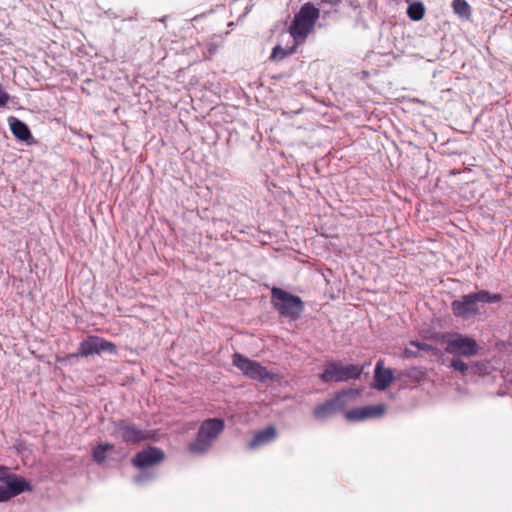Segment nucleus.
I'll return each instance as SVG.
<instances>
[{
	"instance_id": "9b49d317",
	"label": "nucleus",
	"mask_w": 512,
	"mask_h": 512,
	"mask_svg": "<svg viewBox=\"0 0 512 512\" xmlns=\"http://www.w3.org/2000/svg\"><path fill=\"white\" fill-rule=\"evenodd\" d=\"M385 411L386 406L384 404H378L352 409L347 411L345 416L350 421H362L368 418L380 417L385 413Z\"/></svg>"
},
{
	"instance_id": "39448f33",
	"label": "nucleus",
	"mask_w": 512,
	"mask_h": 512,
	"mask_svg": "<svg viewBox=\"0 0 512 512\" xmlns=\"http://www.w3.org/2000/svg\"><path fill=\"white\" fill-rule=\"evenodd\" d=\"M441 343L445 344V352L457 357H473L480 351L475 339L460 333H445L441 336Z\"/></svg>"
},
{
	"instance_id": "2eb2a0df",
	"label": "nucleus",
	"mask_w": 512,
	"mask_h": 512,
	"mask_svg": "<svg viewBox=\"0 0 512 512\" xmlns=\"http://www.w3.org/2000/svg\"><path fill=\"white\" fill-rule=\"evenodd\" d=\"M277 432L273 426H268L267 428L258 431L253 439L249 442V449H256L263 445H266L272 442L276 438Z\"/></svg>"
},
{
	"instance_id": "a211bd4d",
	"label": "nucleus",
	"mask_w": 512,
	"mask_h": 512,
	"mask_svg": "<svg viewBox=\"0 0 512 512\" xmlns=\"http://www.w3.org/2000/svg\"><path fill=\"white\" fill-rule=\"evenodd\" d=\"M452 6L456 14L464 17L469 16L470 6L465 0H454Z\"/></svg>"
},
{
	"instance_id": "f3484780",
	"label": "nucleus",
	"mask_w": 512,
	"mask_h": 512,
	"mask_svg": "<svg viewBox=\"0 0 512 512\" xmlns=\"http://www.w3.org/2000/svg\"><path fill=\"white\" fill-rule=\"evenodd\" d=\"M425 10V6L422 2H411L407 8V15L411 20L419 21L424 17Z\"/></svg>"
},
{
	"instance_id": "9d476101",
	"label": "nucleus",
	"mask_w": 512,
	"mask_h": 512,
	"mask_svg": "<svg viewBox=\"0 0 512 512\" xmlns=\"http://www.w3.org/2000/svg\"><path fill=\"white\" fill-rule=\"evenodd\" d=\"M113 433L115 437L127 443H138L148 437L145 431L138 429L135 425L126 421L116 423Z\"/></svg>"
},
{
	"instance_id": "423d86ee",
	"label": "nucleus",
	"mask_w": 512,
	"mask_h": 512,
	"mask_svg": "<svg viewBox=\"0 0 512 512\" xmlns=\"http://www.w3.org/2000/svg\"><path fill=\"white\" fill-rule=\"evenodd\" d=\"M362 370L363 368L358 365H341L337 362H329L325 365V369L320 375V378L325 383L342 382L358 378Z\"/></svg>"
},
{
	"instance_id": "4468645a",
	"label": "nucleus",
	"mask_w": 512,
	"mask_h": 512,
	"mask_svg": "<svg viewBox=\"0 0 512 512\" xmlns=\"http://www.w3.org/2000/svg\"><path fill=\"white\" fill-rule=\"evenodd\" d=\"M0 482L6 484V489L9 491L12 498L24 491L32 490L29 482L16 474L8 477H0Z\"/></svg>"
},
{
	"instance_id": "5701e85b",
	"label": "nucleus",
	"mask_w": 512,
	"mask_h": 512,
	"mask_svg": "<svg viewBox=\"0 0 512 512\" xmlns=\"http://www.w3.org/2000/svg\"><path fill=\"white\" fill-rule=\"evenodd\" d=\"M12 497H11V494L9 493V491L6 489V487H0V502H6L8 500H10Z\"/></svg>"
},
{
	"instance_id": "20e7f679",
	"label": "nucleus",
	"mask_w": 512,
	"mask_h": 512,
	"mask_svg": "<svg viewBox=\"0 0 512 512\" xmlns=\"http://www.w3.org/2000/svg\"><path fill=\"white\" fill-rule=\"evenodd\" d=\"M271 301L281 316L292 320L299 318L304 310V303L300 297L281 288L273 287L271 289Z\"/></svg>"
},
{
	"instance_id": "4be33fe9",
	"label": "nucleus",
	"mask_w": 512,
	"mask_h": 512,
	"mask_svg": "<svg viewBox=\"0 0 512 512\" xmlns=\"http://www.w3.org/2000/svg\"><path fill=\"white\" fill-rule=\"evenodd\" d=\"M410 345L416 347L419 350L427 351V352H428V350L432 349L431 345H428L427 343L420 342V341H411Z\"/></svg>"
},
{
	"instance_id": "a878e982",
	"label": "nucleus",
	"mask_w": 512,
	"mask_h": 512,
	"mask_svg": "<svg viewBox=\"0 0 512 512\" xmlns=\"http://www.w3.org/2000/svg\"><path fill=\"white\" fill-rule=\"evenodd\" d=\"M11 475H12L11 473L7 472L6 467L0 466V477H8V476H11Z\"/></svg>"
},
{
	"instance_id": "6e6552de",
	"label": "nucleus",
	"mask_w": 512,
	"mask_h": 512,
	"mask_svg": "<svg viewBox=\"0 0 512 512\" xmlns=\"http://www.w3.org/2000/svg\"><path fill=\"white\" fill-rule=\"evenodd\" d=\"M358 392L355 390H347L339 392L334 398L326 401L325 403L315 407L313 414L316 419L324 420L338 411H341L346 406V398L348 396L354 397Z\"/></svg>"
},
{
	"instance_id": "cd10ccee",
	"label": "nucleus",
	"mask_w": 512,
	"mask_h": 512,
	"mask_svg": "<svg viewBox=\"0 0 512 512\" xmlns=\"http://www.w3.org/2000/svg\"><path fill=\"white\" fill-rule=\"evenodd\" d=\"M428 352H431L433 355H440V350L433 346L432 349L428 350Z\"/></svg>"
},
{
	"instance_id": "7ed1b4c3",
	"label": "nucleus",
	"mask_w": 512,
	"mask_h": 512,
	"mask_svg": "<svg viewBox=\"0 0 512 512\" xmlns=\"http://www.w3.org/2000/svg\"><path fill=\"white\" fill-rule=\"evenodd\" d=\"M224 426V421L219 418L205 420L199 428L195 441L189 445V450L196 454L207 452L224 430Z\"/></svg>"
},
{
	"instance_id": "f8f14e48",
	"label": "nucleus",
	"mask_w": 512,
	"mask_h": 512,
	"mask_svg": "<svg viewBox=\"0 0 512 512\" xmlns=\"http://www.w3.org/2000/svg\"><path fill=\"white\" fill-rule=\"evenodd\" d=\"M164 458V454L160 449L150 447L139 452L133 459L135 466L145 468L159 463Z\"/></svg>"
},
{
	"instance_id": "dca6fc26",
	"label": "nucleus",
	"mask_w": 512,
	"mask_h": 512,
	"mask_svg": "<svg viewBox=\"0 0 512 512\" xmlns=\"http://www.w3.org/2000/svg\"><path fill=\"white\" fill-rule=\"evenodd\" d=\"M9 124L13 135L21 141H29L32 136L27 125L17 118L11 117Z\"/></svg>"
},
{
	"instance_id": "b1692460",
	"label": "nucleus",
	"mask_w": 512,
	"mask_h": 512,
	"mask_svg": "<svg viewBox=\"0 0 512 512\" xmlns=\"http://www.w3.org/2000/svg\"><path fill=\"white\" fill-rule=\"evenodd\" d=\"M9 100V95L0 86V107L5 106Z\"/></svg>"
},
{
	"instance_id": "6ab92c4d",
	"label": "nucleus",
	"mask_w": 512,
	"mask_h": 512,
	"mask_svg": "<svg viewBox=\"0 0 512 512\" xmlns=\"http://www.w3.org/2000/svg\"><path fill=\"white\" fill-rule=\"evenodd\" d=\"M112 447L113 446L110 444L98 445L93 451V457H94L95 461H97L99 463L103 462L106 458L107 451L112 449Z\"/></svg>"
},
{
	"instance_id": "0eeeda50",
	"label": "nucleus",
	"mask_w": 512,
	"mask_h": 512,
	"mask_svg": "<svg viewBox=\"0 0 512 512\" xmlns=\"http://www.w3.org/2000/svg\"><path fill=\"white\" fill-rule=\"evenodd\" d=\"M233 365L243 372L244 375L251 379L265 382L273 379V374L269 372L260 363L251 360L242 354L235 353L233 355Z\"/></svg>"
},
{
	"instance_id": "1a4fd4ad",
	"label": "nucleus",
	"mask_w": 512,
	"mask_h": 512,
	"mask_svg": "<svg viewBox=\"0 0 512 512\" xmlns=\"http://www.w3.org/2000/svg\"><path fill=\"white\" fill-rule=\"evenodd\" d=\"M102 352L115 353V344L98 336H89L81 342L78 355L90 356L93 354H100Z\"/></svg>"
},
{
	"instance_id": "393cba45",
	"label": "nucleus",
	"mask_w": 512,
	"mask_h": 512,
	"mask_svg": "<svg viewBox=\"0 0 512 512\" xmlns=\"http://www.w3.org/2000/svg\"><path fill=\"white\" fill-rule=\"evenodd\" d=\"M148 478H150V475L148 473H146V472H142L139 475L134 477V481L136 483H142V482H144Z\"/></svg>"
},
{
	"instance_id": "bb28decb",
	"label": "nucleus",
	"mask_w": 512,
	"mask_h": 512,
	"mask_svg": "<svg viewBox=\"0 0 512 512\" xmlns=\"http://www.w3.org/2000/svg\"><path fill=\"white\" fill-rule=\"evenodd\" d=\"M404 355L406 357H416L417 356V353L413 352L412 350H410L409 348H406L404 350Z\"/></svg>"
},
{
	"instance_id": "f03ea898",
	"label": "nucleus",
	"mask_w": 512,
	"mask_h": 512,
	"mask_svg": "<svg viewBox=\"0 0 512 512\" xmlns=\"http://www.w3.org/2000/svg\"><path fill=\"white\" fill-rule=\"evenodd\" d=\"M501 300L500 294H491L486 290L461 296L452 302L451 308L456 317L470 319L479 313L480 303H496Z\"/></svg>"
},
{
	"instance_id": "f257e3e1",
	"label": "nucleus",
	"mask_w": 512,
	"mask_h": 512,
	"mask_svg": "<svg viewBox=\"0 0 512 512\" xmlns=\"http://www.w3.org/2000/svg\"><path fill=\"white\" fill-rule=\"evenodd\" d=\"M320 16V8L315 7L311 3H305L299 10L298 13L295 14L294 19L289 26V33L294 40V45L290 48H282L281 46H276L273 49L271 58L274 60H281L287 55L292 54L296 47L300 44H303L309 34H311L314 30L315 23Z\"/></svg>"
},
{
	"instance_id": "aec40b11",
	"label": "nucleus",
	"mask_w": 512,
	"mask_h": 512,
	"mask_svg": "<svg viewBox=\"0 0 512 512\" xmlns=\"http://www.w3.org/2000/svg\"><path fill=\"white\" fill-rule=\"evenodd\" d=\"M450 366L461 373H465L469 369V366L459 358H454L451 361Z\"/></svg>"
},
{
	"instance_id": "ddd939ff",
	"label": "nucleus",
	"mask_w": 512,
	"mask_h": 512,
	"mask_svg": "<svg viewBox=\"0 0 512 512\" xmlns=\"http://www.w3.org/2000/svg\"><path fill=\"white\" fill-rule=\"evenodd\" d=\"M374 388L377 390H385L394 380L393 372L390 368L384 367V361L379 360L376 363L374 371Z\"/></svg>"
},
{
	"instance_id": "412c9836",
	"label": "nucleus",
	"mask_w": 512,
	"mask_h": 512,
	"mask_svg": "<svg viewBox=\"0 0 512 512\" xmlns=\"http://www.w3.org/2000/svg\"><path fill=\"white\" fill-rule=\"evenodd\" d=\"M341 0H319L318 5L322 8L323 13H329L330 10H325V6H329L330 8L336 7L340 4Z\"/></svg>"
}]
</instances>
